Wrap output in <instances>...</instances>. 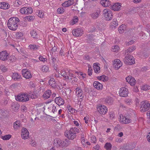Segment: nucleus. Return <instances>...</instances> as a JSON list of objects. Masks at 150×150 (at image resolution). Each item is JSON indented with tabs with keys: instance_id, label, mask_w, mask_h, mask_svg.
Masks as SVG:
<instances>
[{
	"instance_id": "1",
	"label": "nucleus",
	"mask_w": 150,
	"mask_h": 150,
	"mask_svg": "<svg viewBox=\"0 0 150 150\" xmlns=\"http://www.w3.org/2000/svg\"><path fill=\"white\" fill-rule=\"evenodd\" d=\"M20 20L16 17H12L9 19L7 23L9 28L12 30H15L18 27V23Z\"/></svg>"
},
{
	"instance_id": "2",
	"label": "nucleus",
	"mask_w": 150,
	"mask_h": 150,
	"mask_svg": "<svg viewBox=\"0 0 150 150\" xmlns=\"http://www.w3.org/2000/svg\"><path fill=\"white\" fill-rule=\"evenodd\" d=\"M79 129L75 127H72L68 131L66 136L69 139H73L76 137V134L79 132Z\"/></svg>"
},
{
	"instance_id": "3",
	"label": "nucleus",
	"mask_w": 150,
	"mask_h": 150,
	"mask_svg": "<svg viewBox=\"0 0 150 150\" xmlns=\"http://www.w3.org/2000/svg\"><path fill=\"white\" fill-rule=\"evenodd\" d=\"M69 139L65 140L63 141L59 138H56L54 140V144L55 145H58L59 146L63 147L65 146H68L70 144Z\"/></svg>"
},
{
	"instance_id": "4",
	"label": "nucleus",
	"mask_w": 150,
	"mask_h": 150,
	"mask_svg": "<svg viewBox=\"0 0 150 150\" xmlns=\"http://www.w3.org/2000/svg\"><path fill=\"white\" fill-rule=\"evenodd\" d=\"M140 109L142 112H144L148 110L149 108L150 104L147 100L142 101L140 103Z\"/></svg>"
},
{
	"instance_id": "5",
	"label": "nucleus",
	"mask_w": 150,
	"mask_h": 150,
	"mask_svg": "<svg viewBox=\"0 0 150 150\" xmlns=\"http://www.w3.org/2000/svg\"><path fill=\"white\" fill-rule=\"evenodd\" d=\"M103 13L106 20L109 21L112 19V13L110 9L108 8L104 9L103 11Z\"/></svg>"
},
{
	"instance_id": "6",
	"label": "nucleus",
	"mask_w": 150,
	"mask_h": 150,
	"mask_svg": "<svg viewBox=\"0 0 150 150\" xmlns=\"http://www.w3.org/2000/svg\"><path fill=\"white\" fill-rule=\"evenodd\" d=\"M123 61L125 64L129 65L134 64L135 63L134 58L129 54H127V56L125 57Z\"/></svg>"
},
{
	"instance_id": "7",
	"label": "nucleus",
	"mask_w": 150,
	"mask_h": 150,
	"mask_svg": "<svg viewBox=\"0 0 150 150\" xmlns=\"http://www.w3.org/2000/svg\"><path fill=\"white\" fill-rule=\"evenodd\" d=\"M17 100L21 102H26L29 100V98L28 95L26 94H22L20 95H18L16 98Z\"/></svg>"
},
{
	"instance_id": "8",
	"label": "nucleus",
	"mask_w": 150,
	"mask_h": 150,
	"mask_svg": "<svg viewBox=\"0 0 150 150\" xmlns=\"http://www.w3.org/2000/svg\"><path fill=\"white\" fill-rule=\"evenodd\" d=\"M97 108L98 111L101 114H105L108 111L107 108L104 105H99L97 106Z\"/></svg>"
},
{
	"instance_id": "9",
	"label": "nucleus",
	"mask_w": 150,
	"mask_h": 150,
	"mask_svg": "<svg viewBox=\"0 0 150 150\" xmlns=\"http://www.w3.org/2000/svg\"><path fill=\"white\" fill-rule=\"evenodd\" d=\"M120 96L122 97H126L128 96L129 91L128 90L125 88H121L119 91Z\"/></svg>"
},
{
	"instance_id": "10",
	"label": "nucleus",
	"mask_w": 150,
	"mask_h": 150,
	"mask_svg": "<svg viewBox=\"0 0 150 150\" xmlns=\"http://www.w3.org/2000/svg\"><path fill=\"white\" fill-rule=\"evenodd\" d=\"M21 137L23 139H27L29 137V132L25 128H23L21 130Z\"/></svg>"
},
{
	"instance_id": "11",
	"label": "nucleus",
	"mask_w": 150,
	"mask_h": 150,
	"mask_svg": "<svg viewBox=\"0 0 150 150\" xmlns=\"http://www.w3.org/2000/svg\"><path fill=\"white\" fill-rule=\"evenodd\" d=\"M76 94L78 98H79L80 99L78 100L80 101V99L81 100L83 97V92L81 89L79 87H77L76 89Z\"/></svg>"
},
{
	"instance_id": "12",
	"label": "nucleus",
	"mask_w": 150,
	"mask_h": 150,
	"mask_svg": "<svg viewBox=\"0 0 150 150\" xmlns=\"http://www.w3.org/2000/svg\"><path fill=\"white\" fill-rule=\"evenodd\" d=\"M8 54L6 50L0 52V59L5 61L8 59Z\"/></svg>"
},
{
	"instance_id": "13",
	"label": "nucleus",
	"mask_w": 150,
	"mask_h": 150,
	"mask_svg": "<svg viewBox=\"0 0 150 150\" xmlns=\"http://www.w3.org/2000/svg\"><path fill=\"white\" fill-rule=\"evenodd\" d=\"M22 72L23 76L26 79H29L32 77V75L30 71H28L26 69L22 70Z\"/></svg>"
},
{
	"instance_id": "14",
	"label": "nucleus",
	"mask_w": 150,
	"mask_h": 150,
	"mask_svg": "<svg viewBox=\"0 0 150 150\" xmlns=\"http://www.w3.org/2000/svg\"><path fill=\"white\" fill-rule=\"evenodd\" d=\"M83 31L80 28H78L73 30L72 31V33L73 35L76 37H79L81 36L83 34Z\"/></svg>"
},
{
	"instance_id": "15",
	"label": "nucleus",
	"mask_w": 150,
	"mask_h": 150,
	"mask_svg": "<svg viewBox=\"0 0 150 150\" xmlns=\"http://www.w3.org/2000/svg\"><path fill=\"white\" fill-rule=\"evenodd\" d=\"M126 80L131 86L134 85L135 84L136 80L134 77L131 76H129L126 78Z\"/></svg>"
},
{
	"instance_id": "16",
	"label": "nucleus",
	"mask_w": 150,
	"mask_h": 150,
	"mask_svg": "<svg viewBox=\"0 0 150 150\" xmlns=\"http://www.w3.org/2000/svg\"><path fill=\"white\" fill-rule=\"evenodd\" d=\"M100 15V10H98L95 12L91 13L90 14V16L93 19H97Z\"/></svg>"
},
{
	"instance_id": "17",
	"label": "nucleus",
	"mask_w": 150,
	"mask_h": 150,
	"mask_svg": "<svg viewBox=\"0 0 150 150\" xmlns=\"http://www.w3.org/2000/svg\"><path fill=\"white\" fill-rule=\"evenodd\" d=\"M54 101L58 106L62 105L64 103V100L60 97H56L54 99Z\"/></svg>"
},
{
	"instance_id": "18",
	"label": "nucleus",
	"mask_w": 150,
	"mask_h": 150,
	"mask_svg": "<svg viewBox=\"0 0 150 150\" xmlns=\"http://www.w3.org/2000/svg\"><path fill=\"white\" fill-rule=\"evenodd\" d=\"M121 7V4L120 3H115L113 5L110 6L111 8L115 11H118L120 10Z\"/></svg>"
},
{
	"instance_id": "19",
	"label": "nucleus",
	"mask_w": 150,
	"mask_h": 150,
	"mask_svg": "<svg viewBox=\"0 0 150 150\" xmlns=\"http://www.w3.org/2000/svg\"><path fill=\"white\" fill-rule=\"evenodd\" d=\"M74 3V0H69L66 1L62 4V6L63 7H67L73 5Z\"/></svg>"
},
{
	"instance_id": "20",
	"label": "nucleus",
	"mask_w": 150,
	"mask_h": 150,
	"mask_svg": "<svg viewBox=\"0 0 150 150\" xmlns=\"http://www.w3.org/2000/svg\"><path fill=\"white\" fill-rule=\"evenodd\" d=\"M12 79L15 81H18L21 79V75L17 73H14L11 76Z\"/></svg>"
},
{
	"instance_id": "21",
	"label": "nucleus",
	"mask_w": 150,
	"mask_h": 150,
	"mask_svg": "<svg viewBox=\"0 0 150 150\" xmlns=\"http://www.w3.org/2000/svg\"><path fill=\"white\" fill-rule=\"evenodd\" d=\"M122 63L119 59L115 60L113 66L116 69H118L122 66Z\"/></svg>"
},
{
	"instance_id": "22",
	"label": "nucleus",
	"mask_w": 150,
	"mask_h": 150,
	"mask_svg": "<svg viewBox=\"0 0 150 150\" xmlns=\"http://www.w3.org/2000/svg\"><path fill=\"white\" fill-rule=\"evenodd\" d=\"M94 87L97 89H101L103 88V85L98 81H95L93 84Z\"/></svg>"
},
{
	"instance_id": "23",
	"label": "nucleus",
	"mask_w": 150,
	"mask_h": 150,
	"mask_svg": "<svg viewBox=\"0 0 150 150\" xmlns=\"http://www.w3.org/2000/svg\"><path fill=\"white\" fill-rule=\"evenodd\" d=\"M100 2L101 4L105 7L108 6L111 4V1L109 0H101Z\"/></svg>"
},
{
	"instance_id": "24",
	"label": "nucleus",
	"mask_w": 150,
	"mask_h": 150,
	"mask_svg": "<svg viewBox=\"0 0 150 150\" xmlns=\"http://www.w3.org/2000/svg\"><path fill=\"white\" fill-rule=\"evenodd\" d=\"M51 94V91L50 90H47L43 94V97L45 99H47L50 97Z\"/></svg>"
},
{
	"instance_id": "25",
	"label": "nucleus",
	"mask_w": 150,
	"mask_h": 150,
	"mask_svg": "<svg viewBox=\"0 0 150 150\" xmlns=\"http://www.w3.org/2000/svg\"><path fill=\"white\" fill-rule=\"evenodd\" d=\"M10 7V5L5 2L0 3V8L1 9H6Z\"/></svg>"
},
{
	"instance_id": "26",
	"label": "nucleus",
	"mask_w": 150,
	"mask_h": 150,
	"mask_svg": "<svg viewBox=\"0 0 150 150\" xmlns=\"http://www.w3.org/2000/svg\"><path fill=\"white\" fill-rule=\"evenodd\" d=\"M49 83L50 85L53 88H55L56 86V84L54 79L52 78L50 79L49 81Z\"/></svg>"
},
{
	"instance_id": "27",
	"label": "nucleus",
	"mask_w": 150,
	"mask_h": 150,
	"mask_svg": "<svg viewBox=\"0 0 150 150\" xmlns=\"http://www.w3.org/2000/svg\"><path fill=\"white\" fill-rule=\"evenodd\" d=\"M93 68L95 72L96 73H98L100 71V68L98 65L96 63H94L93 64Z\"/></svg>"
},
{
	"instance_id": "28",
	"label": "nucleus",
	"mask_w": 150,
	"mask_h": 150,
	"mask_svg": "<svg viewBox=\"0 0 150 150\" xmlns=\"http://www.w3.org/2000/svg\"><path fill=\"white\" fill-rule=\"evenodd\" d=\"M36 14L40 18H43L44 17V14L42 10H38Z\"/></svg>"
},
{
	"instance_id": "29",
	"label": "nucleus",
	"mask_w": 150,
	"mask_h": 150,
	"mask_svg": "<svg viewBox=\"0 0 150 150\" xmlns=\"http://www.w3.org/2000/svg\"><path fill=\"white\" fill-rule=\"evenodd\" d=\"M29 48L33 50H35L39 48V46L36 45H30L28 46Z\"/></svg>"
},
{
	"instance_id": "30",
	"label": "nucleus",
	"mask_w": 150,
	"mask_h": 150,
	"mask_svg": "<svg viewBox=\"0 0 150 150\" xmlns=\"http://www.w3.org/2000/svg\"><path fill=\"white\" fill-rule=\"evenodd\" d=\"M105 101L106 103L108 104L109 105H111L113 103V99L111 97H108L105 99Z\"/></svg>"
},
{
	"instance_id": "31",
	"label": "nucleus",
	"mask_w": 150,
	"mask_h": 150,
	"mask_svg": "<svg viewBox=\"0 0 150 150\" xmlns=\"http://www.w3.org/2000/svg\"><path fill=\"white\" fill-rule=\"evenodd\" d=\"M104 147L107 150H111L112 147V145L110 143L107 142L105 144Z\"/></svg>"
},
{
	"instance_id": "32",
	"label": "nucleus",
	"mask_w": 150,
	"mask_h": 150,
	"mask_svg": "<svg viewBox=\"0 0 150 150\" xmlns=\"http://www.w3.org/2000/svg\"><path fill=\"white\" fill-rule=\"evenodd\" d=\"M136 49L135 46H133L129 48L127 50H126L125 52V54H128V53H130L132 52L134 50Z\"/></svg>"
},
{
	"instance_id": "33",
	"label": "nucleus",
	"mask_w": 150,
	"mask_h": 150,
	"mask_svg": "<svg viewBox=\"0 0 150 150\" xmlns=\"http://www.w3.org/2000/svg\"><path fill=\"white\" fill-rule=\"evenodd\" d=\"M118 25V22L116 19H114L111 23V26L115 28Z\"/></svg>"
},
{
	"instance_id": "34",
	"label": "nucleus",
	"mask_w": 150,
	"mask_h": 150,
	"mask_svg": "<svg viewBox=\"0 0 150 150\" xmlns=\"http://www.w3.org/2000/svg\"><path fill=\"white\" fill-rule=\"evenodd\" d=\"M74 77V75L68 72V74L65 77V79H72Z\"/></svg>"
},
{
	"instance_id": "35",
	"label": "nucleus",
	"mask_w": 150,
	"mask_h": 150,
	"mask_svg": "<svg viewBox=\"0 0 150 150\" xmlns=\"http://www.w3.org/2000/svg\"><path fill=\"white\" fill-rule=\"evenodd\" d=\"M28 95L29 98L30 97L32 99H36L38 98L37 96L35 93H30Z\"/></svg>"
},
{
	"instance_id": "36",
	"label": "nucleus",
	"mask_w": 150,
	"mask_h": 150,
	"mask_svg": "<svg viewBox=\"0 0 150 150\" xmlns=\"http://www.w3.org/2000/svg\"><path fill=\"white\" fill-rule=\"evenodd\" d=\"M19 106L16 103H12L11 105L12 108L14 111H16L18 109Z\"/></svg>"
},
{
	"instance_id": "37",
	"label": "nucleus",
	"mask_w": 150,
	"mask_h": 150,
	"mask_svg": "<svg viewBox=\"0 0 150 150\" xmlns=\"http://www.w3.org/2000/svg\"><path fill=\"white\" fill-rule=\"evenodd\" d=\"M20 122L19 121H16L14 123L13 127L15 129H17L20 126Z\"/></svg>"
},
{
	"instance_id": "38",
	"label": "nucleus",
	"mask_w": 150,
	"mask_h": 150,
	"mask_svg": "<svg viewBox=\"0 0 150 150\" xmlns=\"http://www.w3.org/2000/svg\"><path fill=\"white\" fill-rule=\"evenodd\" d=\"M30 34L32 37L34 38H37L38 35L36 31L33 30L30 32Z\"/></svg>"
},
{
	"instance_id": "39",
	"label": "nucleus",
	"mask_w": 150,
	"mask_h": 150,
	"mask_svg": "<svg viewBox=\"0 0 150 150\" xmlns=\"http://www.w3.org/2000/svg\"><path fill=\"white\" fill-rule=\"evenodd\" d=\"M26 14H31L33 12V10L31 7H26Z\"/></svg>"
},
{
	"instance_id": "40",
	"label": "nucleus",
	"mask_w": 150,
	"mask_h": 150,
	"mask_svg": "<svg viewBox=\"0 0 150 150\" xmlns=\"http://www.w3.org/2000/svg\"><path fill=\"white\" fill-rule=\"evenodd\" d=\"M7 69L8 68L6 67L3 65L0 66V70H1L2 72H5L7 70Z\"/></svg>"
},
{
	"instance_id": "41",
	"label": "nucleus",
	"mask_w": 150,
	"mask_h": 150,
	"mask_svg": "<svg viewBox=\"0 0 150 150\" xmlns=\"http://www.w3.org/2000/svg\"><path fill=\"white\" fill-rule=\"evenodd\" d=\"M11 135L10 134H8L4 135V136H2L1 138L4 140H9L11 138Z\"/></svg>"
},
{
	"instance_id": "42",
	"label": "nucleus",
	"mask_w": 150,
	"mask_h": 150,
	"mask_svg": "<svg viewBox=\"0 0 150 150\" xmlns=\"http://www.w3.org/2000/svg\"><path fill=\"white\" fill-rule=\"evenodd\" d=\"M41 70L43 72H46L48 70V67L47 66L45 65L43 66L41 68Z\"/></svg>"
},
{
	"instance_id": "43",
	"label": "nucleus",
	"mask_w": 150,
	"mask_h": 150,
	"mask_svg": "<svg viewBox=\"0 0 150 150\" xmlns=\"http://www.w3.org/2000/svg\"><path fill=\"white\" fill-rule=\"evenodd\" d=\"M14 4H15V5L17 6L18 7L20 5H21L22 4V2L18 0H16L14 1Z\"/></svg>"
},
{
	"instance_id": "44",
	"label": "nucleus",
	"mask_w": 150,
	"mask_h": 150,
	"mask_svg": "<svg viewBox=\"0 0 150 150\" xmlns=\"http://www.w3.org/2000/svg\"><path fill=\"white\" fill-rule=\"evenodd\" d=\"M144 91H146L150 89V86L147 85H144L141 88Z\"/></svg>"
},
{
	"instance_id": "45",
	"label": "nucleus",
	"mask_w": 150,
	"mask_h": 150,
	"mask_svg": "<svg viewBox=\"0 0 150 150\" xmlns=\"http://www.w3.org/2000/svg\"><path fill=\"white\" fill-rule=\"evenodd\" d=\"M78 18L77 16H75L74 17L72 20L73 23L72 25H74L76 23H77L78 22Z\"/></svg>"
},
{
	"instance_id": "46",
	"label": "nucleus",
	"mask_w": 150,
	"mask_h": 150,
	"mask_svg": "<svg viewBox=\"0 0 150 150\" xmlns=\"http://www.w3.org/2000/svg\"><path fill=\"white\" fill-rule=\"evenodd\" d=\"M119 49V46L117 45H116L113 46L112 47V50L114 52H115L118 50Z\"/></svg>"
},
{
	"instance_id": "47",
	"label": "nucleus",
	"mask_w": 150,
	"mask_h": 150,
	"mask_svg": "<svg viewBox=\"0 0 150 150\" xmlns=\"http://www.w3.org/2000/svg\"><path fill=\"white\" fill-rule=\"evenodd\" d=\"M57 12L59 14H62L64 12V9L62 7H60L57 9Z\"/></svg>"
},
{
	"instance_id": "48",
	"label": "nucleus",
	"mask_w": 150,
	"mask_h": 150,
	"mask_svg": "<svg viewBox=\"0 0 150 150\" xmlns=\"http://www.w3.org/2000/svg\"><path fill=\"white\" fill-rule=\"evenodd\" d=\"M26 7H23L21 8L20 10V13L22 14H26Z\"/></svg>"
},
{
	"instance_id": "49",
	"label": "nucleus",
	"mask_w": 150,
	"mask_h": 150,
	"mask_svg": "<svg viewBox=\"0 0 150 150\" xmlns=\"http://www.w3.org/2000/svg\"><path fill=\"white\" fill-rule=\"evenodd\" d=\"M108 79V78L107 76L103 75L101 76V80L103 81H106Z\"/></svg>"
},
{
	"instance_id": "50",
	"label": "nucleus",
	"mask_w": 150,
	"mask_h": 150,
	"mask_svg": "<svg viewBox=\"0 0 150 150\" xmlns=\"http://www.w3.org/2000/svg\"><path fill=\"white\" fill-rule=\"evenodd\" d=\"M120 118L119 119V121L120 122H121L122 123H124V122H125V119H124L125 118H126L125 117H123V116H122V117L120 116Z\"/></svg>"
},
{
	"instance_id": "51",
	"label": "nucleus",
	"mask_w": 150,
	"mask_h": 150,
	"mask_svg": "<svg viewBox=\"0 0 150 150\" xmlns=\"http://www.w3.org/2000/svg\"><path fill=\"white\" fill-rule=\"evenodd\" d=\"M91 142L93 143H95L96 142V137L95 136H93L91 138Z\"/></svg>"
},
{
	"instance_id": "52",
	"label": "nucleus",
	"mask_w": 150,
	"mask_h": 150,
	"mask_svg": "<svg viewBox=\"0 0 150 150\" xmlns=\"http://www.w3.org/2000/svg\"><path fill=\"white\" fill-rule=\"evenodd\" d=\"M88 67V74L89 76H91L92 74V69L91 67Z\"/></svg>"
},
{
	"instance_id": "53",
	"label": "nucleus",
	"mask_w": 150,
	"mask_h": 150,
	"mask_svg": "<svg viewBox=\"0 0 150 150\" xmlns=\"http://www.w3.org/2000/svg\"><path fill=\"white\" fill-rule=\"evenodd\" d=\"M61 75L64 77V79H65V77L67 76V75L68 74H67L66 72L64 71H62L61 72Z\"/></svg>"
},
{
	"instance_id": "54",
	"label": "nucleus",
	"mask_w": 150,
	"mask_h": 150,
	"mask_svg": "<svg viewBox=\"0 0 150 150\" xmlns=\"http://www.w3.org/2000/svg\"><path fill=\"white\" fill-rule=\"evenodd\" d=\"M22 35V34L21 32H18L16 33V37L17 38H18L21 37Z\"/></svg>"
},
{
	"instance_id": "55",
	"label": "nucleus",
	"mask_w": 150,
	"mask_h": 150,
	"mask_svg": "<svg viewBox=\"0 0 150 150\" xmlns=\"http://www.w3.org/2000/svg\"><path fill=\"white\" fill-rule=\"evenodd\" d=\"M52 111L53 113H54L55 112L57 111V110L56 109L57 107L55 106L54 105H52Z\"/></svg>"
},
{
	"instance_id": "56",
	"label": "nucleus",
	"mask_w": 150,
	"mask_h": 150,
	"mask_svg": "<svg viewBox=\"0 0 150 150\" xmlns=\"http://www.w3.org/2000/svg\"><path fill=\"white\" fill-rule=\"evenodd\" d=\"M124 119L125 120V122H124V123L128 124L131 122V119H128L126 117Z\"/></svg>"
},
{
	"instance_id": "57",
	"label": "nucleus",
	"mask_w": 150,
	"mask_h": 150,
	"mask_svg": "<svg viewBox=\"0 0 150 150\" xmlns=\"http://www.w3.org/2000/svg\"><path fill=\"white\" fill-rule=\"evenodd\" d=\"M96 30V28L95 27H93L92 28L90 29L89 30V32L90 33H93L95 32Z\"/></svg>"
},
{
	"instance_id": "58",
	"label": "nucleus",
	"mask_w": 150,
	"mask_h": 150,
	"mask_svg": "<svg viewBox=\"0 0 150 150\" xmlns=\"http://www.w3.org/2000/svg\"><path fill=\"white\" fill-rule=\"evenodd\" d=\"M30 144L32 146H34L35 145L36 142L35 141L31 139Z\"/></svg>"
},
{
	"instance_id": "59",
	"label": "nucleus",
	"mask_w": 150,
	"mask_h": 150,
	"mask_svg": "<svg viewBox=\"0 0 150 150\" xmlns=\"http://www.w3.org/2000/svg\"><path fill=\"white\" fill-rule=\"evenodd\" d=\"M34 17L32 16H27L26 18L29 21H32L34 19Z\"/></svg>"
},
{
	"instance_id": "60",
	"label": "nucleus",
	"mask_w": 150,
	"mask_h": 150,
	"mask_svg": "<svg viewBox=\"0 0 150 150\" xmlns=\"http://www.w3.org/2000/svg\"><path fill=\"white\" fill-rule=\"evenodd\" d=\"M39 59L40 60L43 62H44L45 60V58H43V57L42 56H40L39 57Z\"/></svg>"
},
{
	"instance_id": "61",
	"label": "nucleus",
	"mask_w": 150,
	"mask_h": 150,
	"mask_svg": "<svg viewBox=\"0 0 150 150\" xmlns=\"http://www.w3.org/2000/svg\"><path fill=\"white\" fill-rule=\"evenodd\" d=\"M94 150H99L100 148V146L99 145H96L94 147Z\"/></svg>"
},
{
	"instance_id": "62",
	"label": "nucleus",
	"mask_w": 150,
	"mask_h": 150,
	"mask_svg": "<svg viewBox=\"0 0 150 150\" xmlns=\"http://www.w3.org/2000/svg\"><path fill=\"white\" fill-rule=\"evenodd\" d=\"M147 140L150 142V132H149L147 136Z\"/></svg>"
},
{
	"instance_id": "63",
	"label": "nucleus",
	"mask_w": 150,
	"mask_h": 150,
	"mask_svg": "<svg viewBox=\"0 0 150 150\" xmlns=\"http://www.w3.org/2000/svg\"><path fill=\"white\" fill-rule=\"evenodd\" d=\"M85 60H89L90 59V57L89 56H86L84 57Z\"/></svg>"
},
{
	"instance_id": "64",
	"label": "nucleus",
	"mask_w": 150,
	"mask_h": 150,
	"mask_svg": "<svg viewBox=\"0 0 150 150\" xmlns=\"http://www.w3.org/2000/svg\"><path fill=\"white\" fill-rule=\"evenodd\" d=\"M76 150H83V149L79 146H76Z\"/></svg>"
}]
</instances>
